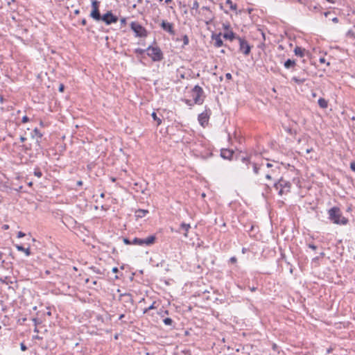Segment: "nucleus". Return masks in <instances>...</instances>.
Returning <instances> with one entry per match:
<instances>
[{
    "mask_svg": "<svg viewBox=\"0 0 355 355\" xmlns=\"http://www.w3.org/2000/svg\"><path fill=\"white\" fill-rule=\"evenodd\" d=\"M190 228H191L190 224L182 223L180 225V228L178 230V232L181 233L182 230L184 231L183 234L187 238V237H188V232L190 230Z\"/></svg>",
    "mask_w": 355,
    "mask_h": 355,
    "instance_id": "nucleus-17",
    "label": "nucleus"
},
{
    "mask_svg": "<svg viewBox=\"0 0 355 355\" xmlns=\"http://www.w3.org/2000/svg\"><path fill=\"white\" fill-rule=\"evenodd\" d=\"M320 9H321V7H320V6L319 4H317V5L313 6H309V10H310L318 12V11H320Z\"/></svg>",
    "mask_w": 355,
    "mask_h": 355,
    "instance_id": "nucleus-31",
    "label": "nucleus"
},
{
    "mask_svg": "<svg viewBox=\"0 0 355 355\" xmlns=\"http://www.w3.org/2000/svg\"><path fill=\"white\" fill-rule=\"evenodd\" d=\"M24 236H25V234H24V232H19L17 233V237H18V238H22V237H24Z\"/></svg>",
    "mask_w": 355,
    "mask_h": 355,
    "instance_id": "nucleus-48",
    "label": "nucleus"
},
{
    "mask_svg": "<svg viewBox=\"0 0 355 355\" xmlns=\"http://www.w3.org/2000/svg\"><path fill=\"white\" fill-rule=\"evenodd\" d=\"M76 184H77V186H79V187L82 186L83 185V181H81V180L78 181Z\"/></svg>",
    "mask_w": 355,
    "mask_h": 355,
    "instance_id": "nucleus-55",
    "label": "nucleus"
},
{
    "mask_svg": "<svg viewBox=\"0 0 355 355\" xmlns=\"http://www.w3.org/2000/svg\"><path fill=\"white\" fill-rule=\"evenodd\" d=\"M20 348H21V351H23V352H24V351H26V350L27 349V347H26V345H25L24 343H21L20 344Z\"/></svg>",
    "mask_w": 355,
    "mask_h": 355,
    "instance_id": "nucleus-40",
    "label": "nucleus"
},
{
    "mask_svg": "<svg viewBox=\"0 0 355 355\" xmlns=\"http://www.w3.org/2000/svg\"><path fill=\"white\" fill-rule=\"evenodd\" d=\"M163 322L166 325L168 326L172 325V324L173 323V320L170 318H166L165 319L163 320Z\"/></svg>",
    "mask_w": 355,
    "mask_h": 355,
    "instance_id": "nucleus-32",
    "label": "nucleus"
},
{
    "mask_svg": "<svg viewBox=\"0 0 355 355\" xmlns=\"http://www.w3.org/2000/svg\"><path fill=\"white\" fill-rule=\"evenodd\" d=\"M130 28L135 33L136 37H145L148 35L146 29L138 22L132 21L130 24Z\"/></svg>",
    "mask_w": 355,
    "mask_h": 355,
    "instance_id": "nucleus-7",
    "label": "nucleus"
},
{
    "mask_svg": "<svg viewBox=\"0 0 355 355\" xmlns=\"http://www.w3.org/2000/svg\"><path fill=\"white\" fill-rule=\"evenodd\" d=\"M250 290L253 292V291H255L257 290V288L254 287V286L253 287H250Z\"/></svg>",
    "mask_w": 355,
    "mask_h": 355,
    "instance_id": "nucleus-58",
    "label": "nucleus"
},
{
    "mask_svg": "<svg viewBox=\"0 0 355 355\" xmlns=\"http://www.w3.org/2000/svg\"><path fill=\"white\" fill-rule=\"evenodd\" d=\"M8 228H9V226L8 225H4L3 226V229H4V230H8Z\"/></svg>",
    "mask_w": 355,
    "mask_h": 355,
    "instance_id": "nucleus-59",
    "label": "nucleus"
},
{
    "mask_svg": "<svg viewBox=\"0 0 355 355\" xmlns=\"http://www.w3.org/2000/svg\"><path fill=\"white\" fill-rule=\"evenodd\" d=\"M123 243L125 244V245H131L132 244V241H130L129 239L128 238H123Z\"/></svg>",
    "mask_w": 355,
    "mask_h": 355,
    "instance_id": "nucleus-38",
    "label": "nucleus"
},
{
    "mask_svg": "<svg viewBox=\"0 0 355 355\" xmlns=\"http://www.w3.org/2000/svg\"><path fill=\"white\" fill-rule=\"evenodd\" d=\"M34 175L40 178L42 176V173L39 168H37L34 171Z\"/></svg>",
    "mask_w": 355,
    "mask_h": 355,
    "instance_id": "nucleus-34",
    "label": "nucleus"
},
{
    "mask_svg": "<svg viewBox=\"0 0 355 355\" xmlns=\"http://www.w3.org/2000/svg\"><path fill=\"white\" fill-rule=\"evenodd\" d=\"M329 219L335 224L345 225L349 222L348 219L343 216L342 211L338 207H333L328 210Z\"/></svg>",
    "mask_w": 355,
    "mask_h": 355,
    "instance_id": "nucleus-3",
    "label": "nucleus"
},
{
    "mask_svg": "<svg viewBox=\"0 0 355 355\" xmlns=\"http://www.w3.org/2000/svg\"><path fill=\"white\" fill-rule=\"evenodd\" d=\"M34 136H37L39 139H41L42 137V134L40 132V130L35 128L32 134V137H34Z\"/></svg>",
    "mask_w": 355,
    "mask_h": 355,
    "instance_id": "nucleus-27",
    "label": "nucleus"
},
{
    "mask_svg": "<svg viewBox=\"0 0 355 355\" xmlns=\"http://www.w3.org/2000/svg\"><path fill=\"white\" fill-rule=\"evenodd\" d=\"M234 152L228 148H222L220 150V156L225 159L231 160L233 159Z\"/></svg>",
    "mask_w": 355,
    "mask_h": 355,
    "instance_id": "nucleus-15",
    "label": "nucleus"
},
{
    "mask_svg": "<svg viewBox=\"0 0 355 355\" xmlns=\"http://www.w3.org/2000/svg\"><path fill=\"white\" fill-rule=\"evenodd\" d=\"M223 27L225 30H228L230 28V24H223Z\"/></svg>",
    "mask_w": 355,
    "mask_h": 355,
    "instance_id": "nucleus-45",
    "label": "nucleus"
},
{
    "mask_svg": "<svg viewBox=\"0 0 355 355\" xmlns=\"http://www.w3.org/2000/svg\"><path fill=\"white\" fill-rule=\"evenodd\" d=\"M214 15L211 14H210L209 12L205 15V23L206 24H210L212 21L214 20Z\"/></svg>",
    "mask_w": 355,
    "mask_h": 355,
    "instance_id": "nucleus-24",
    "label": "nucleus"
},
{
    "mask_svg": "<svg viewBox=\"0 0 355 355\" xmlns=\"http://www.w3.org/2000/svg\"><path fill=\"white\" fill-rule=\"evenodd\" d=\"M326 1L331 3H335L336 2V0H326Z\"/></svg>",
    "mask_w": 355,
    "mask_h": 355,
    "instance_id": "nucleus-56",
    "label": "nucleus"
},
{
    "mask_svg": "<svg viewBox=\"0 0 355 355\" xmlns=\"http://www.w3.org/2000/svg\"><path fill=\"white\" fill-rule=\"evenodd\" d=\"M226 4L230 5V8L232 10H235L236 9V4H234L231 0H226Z\"/></svg>",
    "mask_w": 355,
    "mask_h": 355,
    "instance_id": "nucleus-30",
    "label": "nucleus"
},
{
    "mask_svg": "<svg viewBox=\"0 0 355 355\" xmlns=\"http://www.w3.org/2000/svg\"><path fill=\"white\" fill-rule=\"evenodd\" d=\"M124 316H125L124 314H121V315H119V320H122L124 318Z\"/></svg>",
    "mask_w": 355,
    "mask_h": 355,
    "instance_id": "nucleus-61",
    "label": "nucleus"
},
{
    "mask_svg": "<svg viewBox=\"0 0 355 355\" xmlns=\"http://www.w3.org/2000/svg\"><path fill=\"white\" fill-rule=\"evenodd\" d=\"M294 53L295 55L302 58L304 55L305 49L300 46H296L294 49Z\"/></svg>",
    "mask_w": 355,
    "mask_h": 355,
    "instance_id": "nucleus-21",
    "label": "nucleus"
},
{
    "mask_svg": "<svg viewBox=\"0 0 355 355\" xmlns=\"http://www.w3.org/2000/svg\"><path fill=\"white\" fill-rule=\"evenodd\" d=\"M112 271L114 272V273H116L119 272V269L117 267H114L112 269Z\"/></svg>",
    "mask_w": 355,
    "mask_h": 355,
    "instance_id": "nucleus-51",
    "label": "nucleus"
},
{
    "mask_svg": "<svg viewBox=\"0 0 355 355\" xmlns=\"http://www.w3.org/2000/svg\"><path fill=\"white\" fill-rule=\"evenodd\" d=\"M101 20L104 21L106 25H110L116 23L119 20L117 16L113 15L112 11H107L105 14L101 16Z\"/></svg>",
    "mask_w": 355,
    "mask_h": 355,
    "instance_id": "nucleus-10",
    "label": "nucleus"
},
{
    "mask_svg": "<svg viewBox=\"0 0 355 355\" xmlns=\"http://www.w3.org/2000/svg\"><path fill=\"white\" fill-rule=\"evenodd\" d=\"M235 159L237 162V171L240 174L248 175L252 172L254 175L259 174V164L251 161V155L239 152L235 155Z\"/></svg>",
    "mask_w": 355,
    "mask_h": 355,
    "instance_id": "nucleus-1",
    "label": "nucleus"
},
{
    "mask_svg": "<svg viewBox=\"0 0 355 355\" xmlns=\"http://www.w3.org/2000/svg\"><path fill=\"white\" fill-rule=\"evenodd\" d=\"M318 103L319 106L321 108L324 109V108H327V106H328V101L326 99L323 98H320L318 99Z\"/></svg>",
    "mask_w": 355,
    "mask_h": 355,
    "instance_id": "nucleus-22",
    "label": "nucleus"
},
{
    "mask_svg": "<svg viewBox=\"0 0 355 355\" xmlns=\"http://www.w3.org/2000/svg\"><path fill=\"white\" fill-rule=\"evenodd\" d=\"M210 114V110H206L205 112L199 114L198 121L201 125L205 126L208 123Z\"/></svg>",
    "mask_w": 355,
    "mask_h": 355,
    "instance_id": "nucleus-13",
    "label": "nucleus"
},
{
    "mask_svg": "<svg viewBox=\"0 0 355 355\" xmlns=\"http://www.w3.org/2000/svg\"><path fill=\"white\" fill-rule=\"evenodd\" d=\"M79 13H80V10H76L74 11V14H75V15H78Z\"/></svg>",
    "mask_w": 355,
    "mask_h": 355,
    "instance_id": "nucleus-62",
    "label": "nucleus"
},
{
    "mask_svg": "<svg viewBox=\"0 0 355 355\" xmlns=\"http://www.w3.org/2000/svg\"><path fill=\"white\" fill-rule=\"evenodd\" d=\"M350 168L352 169V171L355 172V162H352L350 163Z\"/></svg>",
    "mask_w": 355,
    "mask_h": 355,
    "instance_id": "nucleus-42",
    "label": "nucleus"
},
{
    "mask_svg": "<svg viewBox=\"0 0 355 355\" xmlns=\"http://www.w3.org/2000/svg\"><path fill=\"white\" fill-rule=\"evenodd\" d=\"M332 21H333L334 23L336 24V23H338V22L339 21V19H338V17H334V18L332 19Z\"/></svg>",
    "mask_w": 355,
    "mask_h": 355,
    "instance_id": "nucleus-52",
    "label": "nucleus"
},
{
    "mask_svg": "<svg viewBox=\"0 0 355 355\" xmlns=\"http://www.w3.org/2000/svg\"><path fill=\"white\" fill-rule=\"evenodd\" d=\"M223 37L226 40H230L232 41L234 39L237 40V37H240L237 36L233 31H230V32L225 33L223 34Z\"/></svg>",
    "mask_w": 355,
    "mask_h": 355,
    "instance_id": "nucleus-18",
    "label": "nucleus"
},
{
    "mask_svg": "<svg viewBox=\"0 0 355 355\" xmlns=\"http://www.w3.org/2000/svg\"><path fill=\"white\" fill-rule=\"evenodd\" d=\"M121 25L125 26L126 24V19L125 18H121L120 20Z\"/></svg>",
    "mask_w": 355,
    "mask_h": 355,
    "instance_id": "nucleus-43",
    "label": "nucleus"
},
{
    "mask_svg": "<svg viewBox=\"0 0 355 355\" xmlns=\"http://www.w3.org/2000/svg\"><path fill=\"white\" fill-rule=\"evenodd\" d=\"M162 28L171 35H174L175 32L173 24L171 22L163 20L160 24Z\"/></svg>",
    "mask_w": 355,
    "mask_h": 355,
    "instance_id": "nucleus-12",
    "label": "nucleus"
},
{
    "mask_svg": "<svg viewBox=\"0 0 355 355\" xmlns=\"http://www.w3.org/2000/svg\"><path fill=\"white\" fill-rule=\"evenodd\" d=\"M329 14H330V12H329V11L325 12L324 13V16H325V17H327V16H328V15H329Z\"/></svg>",
    "mask_w": 355,
    "mask_h": 355,
    "instance_id": "nucleus-63",
    "label": "nucleus"
},
{
    "mask_svg": "<svg viewBox=\"0 0 355 355\" xmlns=\"http://www.w3.org/2000/svg\"><path fill=\"white\" fill-rule=\"evenodd\" d=\"M309 248L312 249V250H315L317 248V246L315 245L313 243H309L308 245Z\"/></svg>",
    "mask_w": 355,
    "mask_h": 355,
    "instance_id": "nucleus-44",
    "label": "nucleus"
},
{
    "mask_svg": "<svg viewBox=\"0 0 355 355\" xmlns=\"http://www.w3.org/2000/svg\"><path fill=\"white\" fill-rule=\"evenodd\" d=\"M324 61H325L324 58H320V62H324Z\"/></svg>",
    "mask_w": 355,
    "mask_h": 355,
    "instance_id": "nucleus-64",
    "label": "nucleus"
},
{
    "mask_svg": "<svg viewBox=\"0 0 355 355\" xmlns=\"http://www.w3.org/2000/svg\"><path fill=\"white\" fill-rule=\"evenodd\" d=\"M239 42V50L244 55H248L251 51V46L245 38L237 37Z\"/></svg>",
    "mask_w": 355,
    "mask_h": 355,
    "instance_id": "nucleus-11",
    "label": "nucleus"
},
{
    "mask_svg": "<svg viewBox=\"0 0 355 355\" xmlns=\"http://www.w3.org/2000/svg\"><path fill=\"white\" fill-rule=\"evenodd\" d=\"M291 80L298 85H301V84L304 83L306 80L305 78H300L296 76H293Z\"/></svg>",
    "mask_w": 355,
    "mask_h": 355,
    "instance_id": "nucleus-26",
    "label": "nucleus"
},
{
    "mask_svg": "<svg viewBox=\"0 0 355 355\" xmlns=\"http://www.w3.org/2000/svg\"><path fill=\"white\" fill-rule=\"evenodd\" d=\"M19 139L21 142H24L25 141H26V138L24 136H21Z\"/></svg>",
    "mask_w": 355,
    "mask_h": 355,
    "instance_id": "nucleus-53",
    "label": "nucleus"
},
{
    "mask_svg": "<svg viewBox=\"0 0 355 355\" xmlns=\"http://www.w3.org/2000/svg\"><path fill=\"white\" fill-rule=\"evenodd\" d=\"M119 300H123L125 303H130V304H133L134 302L132 295L126 293L120 295Z\"/></svg>",
    "mask_w": 355,
    "mask_h": 355,
    "instance_id": "nucleus-16",
    "label": "nucleus"
},
{
    "mask_svg": "<svg viewBox=\"0 0 355 355\" xmlns=\"http://www.w3.org/2000/svg\"><path fill=\"white\" fill-rule=\"evenodd\" d=\"M198 7H199V3H198V1L196 0L193 1V5L191 8V9L196 10V11H198Z\"/></svg>",
    "mask_w": 355,
    "mask_h": 355,
    "instance_id": "nucleus-37",
    "label": "nucleus"
},
{
    "mask_svg": "<svg viewBox=\"0 0 355 355\" xmlns=\"http://www.w3.org/2000/svg\"><path fill=\"white\" fill-rule=\"evenodd\" d=\"M16 248L19 250V251H21V252H24L25 254L27 255V256H29L31 254V250L29 248H24L22 245H16Z\"/></svg>",
    "mask_w": 355,
    "mask_h": 355,
    "instance_id": "nucleus-23",
    "label": "nucleus"
},
{
    "mask_svg": "<svg viewBox=\"0 0 355 355\" xmlns=\"http://www.w3.org/2000/svg\"><path fill=\"white\" fill-rule=\"evenodd\" d=\"M81 24L83 26H85L87 24V20L85 19H83L81 21Z\"/></svg>",
    "mask_w": 355,
    "mask_h": 355,
    "instance_id": "nucleus-54",
    "label": "nucleus"
},
{
    "mask_svg": "<svg viewBox=\"0 0 355 355\" xmlns=\"http://www.w3.org/2000/svg\"><path fill=\"white\" fill-rule=\"evenodd\" d=\"M273 187L278 191L279 196H282L290 192L291 184L282 177L274 182Z\"/></svg>",
    "mask_w": 355,
    "mask_h": 355,
    "instance_id": "nucleus-4",
    "label": "nucleus"
},
{
    "mask_svg": "<svg viewBox=\"0 0 355 355\" xmlns=\"http://www.w3.org/2000/svg\"><path fill=\"white\" fill-rule=\"evenodd\" d=\"M204 94V91L199 85H196L191 90V96L193 98L194 103L198 105L202 104L204 99L202 96Z\"/></svg>",
    "mask_w": 355,
    "mask_h": 355,
    "instance_id": "nucleus-6",
    "label": "nucleus"
},
{
    "mask_svg": "<svg viewBox=\"0 0 355 355\" xmlns=\"http://www.w3.org/2000/svg\"><path fill=\"white\" fill-rule=\"evenodd\" d=\"M148 214V210L139 209L135 211V217L137 218H141Z\"/></svg>",
    "mask_w": 355,
    "mask_h": 355,
    "instance_id": "nucleus-20",
    "label": "nucleus"
},
{
    "mask_svg": "<svg viewBox=\"0 0 355 355\" xmlns=\"http://www.w3.org/2000/svg\"><path fill=\"white\" fill-rule=\"evenodd\" d=\"M91 269L97 274H102V272L100 271V270L96 267H92Z\"/></svg>",
    "mask_w": 355,
    "mask_h": 355,
    "instance_id": "nucleus-39",
    "label": "nucleus"
},
{
    "mask_svg": "<svg viewBox=\"0 0 355 355\" xmlns=\"http://www.w3.org/2000/svg\"><path fill=\"white\" fill-rule=\"evenodd\" d=\"M151 116H152L153 120L157 122V126H159V125H161L162 119L157 116V114L155 112H153L151 114Z\"/></svg>",
    "mask_w": 355,
    "mask_h": 355,
    "instance_id": "nucleus-25",
    "label": "nucleus"
},
{
    "mask_svg": "<svg viewBox=\"0 0 355 355\" xmlns=\"http://www.w3.org/2000/svg\"><path fill=\"white\" fill-rule=\"evenodd\" d=\"M156 240V236L155 235H150L146 239H139L135 238L132 241V245H153Z\"/></svg>",
    "mask_w": 355,
    "mask_h": 355,
    "instance_id": "nucleus-8",
    "label": "nucleus"
},
{
    "mask_svg": "<svg viewBox=\"0 0 355 355\" xmlns=\"http://www.w3.org/2000/svg\"><path fill=\"white\" fill-rule=\"evenodd\" d=\"M346 35L349 37L354 38L355 39V33L352 30H349Z\"/></svg>",
    "mask_w": 355,
    "mask_h": 355,
    "instance_id": "nucleus-36",
    "label": "nucleus"
},
{
    "mask_svg": "<svg viewBox=\"0 0 355 355\" xmlns=\"http://www.w3.org/2000/svg\"><path fill=\"white\" fill-rule=\"evenodd\" d=\"M155 304L156 302H153L150 306L144 309L143 313L145 314L147 313L150 310L156 309L157 307L155 306Z\"/></svg>",
    "mask_w": 355,
    "mask_h": 355,
    "instance_id": "nucleus-28",
    "label": "nucleus"
},
{
    "mask_svg": "<svg viewBox=\"0 0 355 355\" xmlns=\"http://www.w3.org/2000/svg\"><path fill=\"white\" fill-rule=\"evenodd\" d=\"M225 78L227 80H231L232 78V74L230 73H227L225 74Z\"/></svg>",
    "mask_w": 355,
    "mask_h": 355,
    "instance_id": "nucleus-47",
    "label": "nucleus"
},
{
    "mask_svg": "<svg viewBox=\"0 0 355 355\" xmlns=\"http://www.w3.org/2000/svg\"><path fill=\"white\" fill-rule=\"evenodd\" d=\"M332 350H333V349H332V348H329V349H327V352L328 354H329V353H331V352H332Z\"/></svg>",
    "mask_w": 355,
    "mask_h": 355,
    "instance_id": "nucleus-60",
    "label": "nucleus"
},
{
    "mask_svg": "<svg viewBox=\"0 0 355 355\" xmlns=\"http://www.w3.org/2000/svg\"><path fill=\"white\" fill-rule=\"evenodd\" d=\"M221 35H222L221 33H219L218 34L213 33L211 35V40H212V41L214 42V45L215 47L218 48V47H220L224 45L223 42L221 39Z\"/></svg>",
    "mask_w": 355,
    "mask_h": 355,
    "instance_id": "nucleus-14",
    "label": "nucleus"
},
{
    "mask_svg": "<svg viewBox=\"0 0 355 355\" xmlns=\"http://www.w3.org/2000/svg\"><path fill=\"white\" fill-rule=\"evenodd\" d=\"M147 55L154 62L161 61L163 58V53L160 48L158 46H149L147 49Z\"/></svg>",
    "mask_w": 355,
    "mask_h": 355,
    "instance_id": "nucleus-5",
    "label": "nucleus"
},
{
    "mask_svg": "<svg viewBox=\"0 0 355 355\" xmlns=\"http://www.w3.org/2000/svg\"><path fill=\"white\" fill-rule=\"evenodd\" d=\"M312 150H313V149H312L311 148H307V149H306V153H311Z\"/></svg>",
    "mask_w": 355,
    "mask_h": 355,
    "instance_id": "nucleus-57",
    "label": "nucleus"
},
{
    "mask_svg": "<svg viewBox=\"0 0 355 355\" xmlns=\"http://www.w3.org/2000/svg\"><path fill=\"white\" fill-rule=\"evenodd\" d=\"M28 121H29V118L27 116H23L22 119H21L22 123H27Z\"/></svg>",
    "mask_w": 355,
    "mask_h": 355,
    "instance_id": "nucleus-41",
    "label": "nucleus"
},
{
    "mask_svg": "<svg viewBox=\"0 0 355 355\" xmlns=\"http://www.w3.org/2000/svg\"><path fill=\"white\" fill-rule=\"evenodd\" d=\"M146 51H147V50H146V49H139V48L136 49L135 50V53H137V54H138V55H143V54H144V53H145Z\"/></svg>",
    "mask_w": 355,
    "mask_h": 355,
    "instance_id": "nucleus-35",
    "label": "nucleus"
},
{
    "mask_svg": "<svg viewBox=\"0 0 355 355\" xmlns=\"http://www.w3.org/2000/svg\"><path fill=\"white\" fill-rule=\"evenodd\" d=\"M237 261L236 258L235 257H232L230 258V261L231 263H236Z\"/></svg>",
    "mask_w": 355,
    "mask_h": 355,
    "instance_id": "nucleus-49",
    "label": "nucleus"
},
{
    "mask_svg": "<svg viewBox=\"0 0 355 355\" xmlns=\"http://www.w3.org/2000/svg\"><path fill=\"white\" fill-rule=\"evenodd\" d=\"M259 166H260L259 173L261 172L264 175L266 180L271 181L277 179L280 171V166L278 164L273 165L270 163H266L264 165L261 163Z\"/></svg>",
    "mask_w": 355,
    "mask_h": 355,
    "instance_id": "nucleus-2",
    "label": "nucleus"
},
{
    "mask_svg": "<svg viewBox=\"0 0 355 355\" xmlns=\"http://www.w3.org/2000/svg\"><path fill=\"white\" fill-rule=\"evenodd\" d=\"M202 10H207L210 14H211V11L210 10L209 8V7H207V6H203V7L202 8Z\"/></svg>",
    "mask_w": 355,
    "mask_h": 355,
    "instance_id": "nucleus-50",
    "label": "nucleus"
},
{
    "mask_svg": "<svg viewBox=\"0 0 355 355\" xmlns=\"http://www.w3.org/2000/svg\"><path fill=\"white\" fill-rule=\"evenodd\" d=\"M284 66L286 69H294L295 67L296 66V62L294 60L288 59L286 61H285Z\"/></svg>",
    "mask_w": 355,
    "mask_h": 355,
    "instance_id": "nucleus-19",
    "label": "nucleus"
},
{
    "mask_svg": "<svg viewBox=\"0 0 355 355\" xmlns=\"http://www.w3.org/2000/svg\"><path fill=\"white\" fill-rule=\"evenodd\" d=\"M22 150L25 153H28V151L31 150V146L27 144H23L21 146Z\"/></svg>",
    "mask_w": 355,
    "mask_h": 355,
    "instance_id": "nucleus-29",
    "label": "nucleus"
},
{
    "mask_svg": "<svg viewBox=\"0 0 355 355\" xmlns=\"http://www.w3.org/2000/svg\"><path fill=\"white\" fill-rule=\"evenodd\" d=\"M182 41H183V45L182 47H184V46L188 45L189 42V37L187 35H183L182 37Z\"/></svg>",
    "mask_w": 355,
    "mask_h": 355,
    "instance_id": "nucleus-33",
    "label": "nucleus"
},
{
    "mask_svg": "<svg viewBox=\"0 0 355 355\" xmlns=\"http://www.w3.org/2000/svg\"><path fill=\"white\" fill-rule=\"evenodd\" d=\"M59 92H63L64 90V86L63 84H60L58 89Z\"/></svg>",
    "mask_w": 355,
    "mask_h": 355,
    "instance_id": "nucleus-46",
    "label": "nucleus"
},
{
    "mask_svg": "<svg viewBox=\"0 0 355 355\" xmlns=\"http://www.w3.org/2000/svg\"><path fill=\"white\" fill-rule=\"evenodd\" d=\"M100 2L97 0H94L92 3V10L90 12V17L96 21H100L101 15L99 11Z\"/></svg>",
    "mask_w": 355,
    "mask_h": 355,
    "instance_id": "nucleus-9",
    "label": "nucleus"
}]
</instances>
